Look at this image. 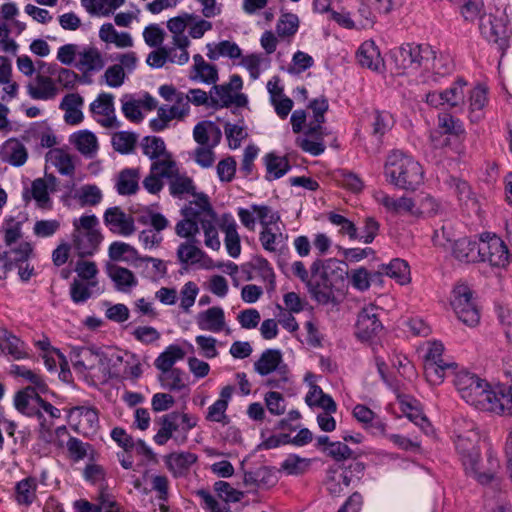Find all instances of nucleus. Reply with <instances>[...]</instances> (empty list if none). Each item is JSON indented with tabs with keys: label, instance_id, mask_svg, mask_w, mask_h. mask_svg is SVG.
Instances as JSON below:
<instances>
[{
	"label": "nucleus",
	"instance_id": "1",
	"mask_svg": "<svg viewBox=\"0 0 512 512\" xmlns=\"http://www.w3.org/2000/svg\"><path fill=\"white\" fill-rule=\"evenodd\" d=\"M453 374V384L468 404L497 415H512V385H491L465 370Z\"/></svg>",
	"mask_w": 512,
	"mask_h": 512
},
{
	"label": "nucleus",
	"instance_id": "2",
	"mask_svg": "<svg viewBox=\"0 0 512 512\" xmlns=\"http://www.w3.org/2000/svg\"><path fill=\"white\" fill-rule=\"evenodd\" d=\"M464 423L469 435L466 439H462L461 435L458 436L456 452L466 474L476 479L480 484H488L497 477L500 469L497 452L488 447L485 452V458H481L476 445L479 435L475 431V424L466 421Z\"/></svg>",
	"mask_w": 512,
	"mask_h": 512
},
{
	"label": "nucleus",
	"instance_id": "3",
	"mask_svg": "<svg viewBox=\"0 0 512 512\" xmlns=\"http://www.w3.org/2000/svg\"><path fill=\"white\" fill-rule=\"evenodd\" d=\"M390 57L398 74L429 72L437 69L440 63L435 50L429 45H402L392 49Z\"/></svg>",
	"mask_w": 512,
	"mask_h": 512
},
{
	"label": "nucleus",
	"instance_id": "4",
	"mask_svg": "<svg viewBox=\"0 0 512 512\" xmlns=\"http://www.w3.org/2000/svg\"><path fill=\"white\" fill-rule=\"evenodd\" d=\"M385 169L391 183L401 189L415 190L423 181L420 163L398 150L388 156Z\"/></svg>",
	"mask_w": 512,
	"mask_h": 512
},
{
	"label": "nucleus",
	"instance_id": "5",
	"mask_svg": "<svg viewBox=\"0 0 512 512\" xmlns=\"http://www.w3.org/2000/svg\"><path fill=\"white\" fill-rule=\"evenodd\" d=\"M452 293L450 306L456 318L468 327H476L480 323L481 313L471 287L465 281H458Z\"/></svg>",
	"mask_w": 512,
	"mask_h": 512
},
{
	"label": "nucleus",
	"instance_id": "6",
	"mask_svg": "<svg viewBox=\"0 0 512 512\" xmlns=\"http://www.w3.org/2000/svg\"><path fill=\"white\" fill-rule=\"evenodd\" d=\"M69 357L74 370L84 376H87L97 365L105 376L110 375L112 359L96 346L73 347Z\"/></svg>",
	"mask_w": 512,
	"mask_h": 512
},
{
	"label": "nucleus",
	"instance_id": "7",
	"mask_svg": "<svg viewBox=\"0 0 512 512\" xmlns=\"http://www.w3.org/2000/svg\"><path fill=\"white\" fill-rule=\"evenodd\" d=\"M445 346L442 342L431 341L427 343V349L423 356L424 374L432 385H440L446 377L448 365L443 359Z\"/></svg>",
	"mask_w": 512,
	"mask_h": 512
},
{
	"label": "nucleus",
	"instance_id": "8",
	"mask_svg": "<svg viewBox=\"0 0 512 512\" xmlns=\"http://www.w3.org/2000/svg\"><path fill=\"white\" fill-rule=\"evenodd\" d=\"M120 104L123 116L130 123L139 125L146 114L156 108L157 101L148 93L124 94L120 98Z\"/></svg>",
	"mask_w": 512,
	"mask_h": 512
},
{
	"label": "nucleus",
	"instance_id": "9",
	"mask_svg": "<svg viewBox=\"0 0 512 512\" xmlns=\"http://www.w3.org/2000/svg\"><path fill=\"white\" fill-rule=\"evenodd\" d=\"M480 261L505 268L510 261V252L501 238L494 234H483L480 239Z\"/></svg>",
	"mask_w": 512,
	"mask_h": 512
},
{
	"label": "nucleus",
	"instance_id": "10",
	"mask_svg": "<svg viewBox=\"0 0 512 512\" xmlns=\"http://www.w3.org/2000/svg\"><path fill=\"white\" fill-rule=\"evenodd\" d=\"M115 97L111 93L101 92L89 105L91 117L99 125L112 128L119 125L115 110Z\"/></svg>",
	"mask_w": 512,
	"mask_h": 512
},
{
	"label": "nucleus",
	"instance_id": "11",
	"mask_svg": "<svg viewBox=\"0 0 512 512\" xmlns=\"http://www.w3.org/2000/svg\"><path fill=\"white\" fill-rule=\"evenodd\" d=\"M479 29L481 34L489 41L498 45L504 51L508 47L510 31L506 19L497 18L492 14H483L480 18Z\"/></svg>",
	"mask_w": 512,
	"mask_h": 512
},
{
	"label": "nucleus",
	"instance_id": "12",
	"mask_svg": "<svg viewBox=\"0 0 512 512\" xmlns=\"http://www.w3.org/2000/svg\"><path fill=\"white\" fill-rule=\"evenodd\" d=\"M380 310L377 306L369 304L359 312L356 322V336L362 341L372 339L383 329L379 319Z\"/></svg>",
	"mask_w": 512,
	"mask_h": 512
},
{
	"label": "nucleus",
	"instance_id": "13",
	"mask_svg": "<svg viewBox=\"0 0 512 512\" xmlns=\"http://www.w3.org/2000/svg\"><path fill=\"white\" fill-rule=\"evenodd\" d=\"M165 170L161 172L162 176L169 179V191L170 194L177 198H183L185 195L190 194L195 196V186L191 178L179 174L175 161L169 158L167 164H159Z\"/></svg>",
	"mask_w": 512,
	"mask_h": 512
},
{
	"label": "nucleus",
	"instance_id": "14",
	"mask_svg": "<svg viewBox=\"0 0 512 512\" xmlns=\"http://www.w3.org/2000/svg\"><path fill=\"white\" fill-rule=\"evenodd\" d=\"M190 112V105L184 96H179L173 105H162L158 108L157 117L150 121V128H165L173 121L185 119Z\"/></svg>",
	"mask_w": 512,
	"mask_h": 512
},
{
	"label": "nucleus",
	"instance_id": "15",
	"mask_svg": "<svg viewBox=\"0 0 512 512\" xmlns=\"http://www.w3.org/2000/svg\"><path fill=\"white\" fill-rule=\"evenodd\" d=\"M282 362L283 359L280 350L267 349L254 363V369L261 376H266L274 371H278L281 376V380L283 382H287V367L286 365L282 364Z\"/></svg>",
	"mask_w": 512,
	"mask_h": 512
},
{
	"label": "nucleus",
	"instance_id": "16",
	"mask_svg": "<svg viewBox=\"0 0 512 512\" xmlns=\"http://www.w3.org/2000/svg\"><path fill=\"white\" fill-rule=\"evenodd\" d=\"M345 266L346 264L344 262L335 258H330L325 261L316 259L312 263L310 271L312 277L320 276V278L328 279L334 283L338 280L343 281L344 276L347 274Z\"/></svg>",
	"mask_w": 512,
	"mask_h": 512
},
{
	"label": "nucleus",
	"instance_id": "17",
	"mask_svg": "<svg viewBox=\"0 0 512 512\" xmlns=\"http://www.w3.org/2000/svg\"><path fill=\"white\" fill-rule=\"evenodd\" d=\"M104 222L112 232L123 236L131 235L135 231L133 218L119 207L108 208L104 213Z\"/></svg>",
	"mask_w": 512,
	"mask_h": 512
},
{
	"label": "nucleus",
	"instance_id": "18",
	"mask_svg": "<svg viewBox=\"0 0 512 512\" xmlns=\"http://www.w3.org/2000/svg\"><path fill=\"white\" fill-rule=\"evenodd\" d=\"M0 87L2 101L9 102L18 97L19 84L13 78L12 62L5 56H0Z\"/></svg>",
	"mask_w": 512,
	"mask_h": 512
},
{
	"label": "nucleus",
	"instance_id": "19",
	"mask_svg": "<svg viewBox=\"0 0 512 512\" xmlns=\"http://www.w3.org/2000/svg\"><path fill=\"white\" fill-rule=\"evenodd\" d=\"M194 197L195 200L190 201L188 205L182 208L181 214L183 216L195 219L200 224L204 219H210V212H212L213 218H217V214L205 193H197Z\"/></svg>",
	"mask_w": 512,
	"mask_h": 512
},
{
	"label": "nucleus",
	"instance_id": "20",
	"mask_svg": "<svg viewBox=\"0 0 512 512\" xmlns=\"http://www.w3.org/2000/svg\"><path fill=\"white\" fill-rule=\"evenodd\" d=\"M104 64V58L96 47L82 45L78 61H76V68L80 72L84 74L98 72L104 67Z\"/></svg>",
	"mask_w": 512,
	"mask_h": 512
},
{
	"label": "nucleus",
	"instance_id": "21",
	"mask_svg": "<svg viewBox=\"0 0 512 512\" xmlns=\"http://www.w3.org/2000/svg\"><path fill=\"white\" fill-rule=\"evenodd\" d=\"M28 94L35 100L48 101L55 98L59 89L55 81L43 75H38L32 82L27 86Z\"/></svg>",
	"mask_w": 512,
	"mask_h": 512
},
{
	"label": "nucleus",
	"instance_id": "22",
	"mask_svg": "<svg viewBox=\"0 0 512 512\" xmlns=\"http://www.w3.org/2000/svg\"><path fill=\"white\" fill-rule=\"evenodd\" d=\"M220 229L225 233V246L228 254L236 258L240 255V236L237 232V224L230 214H223L219 223Z\"/></svg>",
	"mask_w": 512,
	"mask_h": 512
},
{
	"label": "nucleus",
	"instance_id": "23",
	"mask_svg": "<svg viewBox=\"0 0 512 512\" xmlns=\"http://www.w3.org/2000/svg\"><path fill=\"white\" fill-rule=\"evenodd\" d=\"M84 99L78 93L67 94L61 101L60 109L64 111V120L66 124L75 126L79 125L84 116L82 107Z\"/></svg>",
	"mask_w": 512,
	"mask_h": 512
},
{
	"label": "nucleus",
	"instance_id": "24",
	"mask_svg": "<svg viewBox=\"0 0 512 512\" xmlns=\"http://www.w3.org/2000/svg\"><path fill=\"white\" fill-rule=\"evenodd\" d=\"M357 60L363 67L373 71H381L384 61L374 41L367 40L361 44L357 51Z\"/></svg>",
	"mask_w": 512,
	"mask_h": 512
},
{
	"label": "nucleus",
	"instance_id": "25",
	"mask_svg": "<svg viewBox=\"0 0 512 512\" xmlns=\"http://www.w3.org/2000/svg\"><path fill=\"white\" fill-rule=\"evenodd\" d=\"M211 100L222 107L231 104L237 107H244L248 103L247 96L242 93H234L230 88L224 85H214L210 90Z\"/></svg>",
	"mask_w": 512,
	"mask_h": 512
},
{
	"label": "nucleus",
	"instance_id": "26",
	"mask_svg": "<svg viewBox=\"0 0 512 512\" xmlns=\"http://www.w3.org/2000/svg\"><path fill=\"white\" fill-rule=\"evenodd\" d=\"M191 13H181L167 21V29L172 34V44L179 47H189L190 40L185 34L188 29Z\"/></svg>",
	"mask_w": 512,
	"mask_h": 512
},
{
	"label": "nucleus",
	"instance_id": "27",
	"mask_svg": "<svg viewBox=\"0 0 512 512\" xmlns=\"http://www.w3.org/2000/svg\"><path fill=\"white\" fill-rule=\"evenodd\" d=\"M452 254L460 262L471 263L480 261V241L461 238L454 242Z\"/></svg>",
	"mask_w": 512,
	"mask_h": 512
},
{
	"label": "nucleus",
	"instance_id": "28",
	"mask_svg": "<svg viewBox=\"0 0 512 512\" xmlns=\"http://www.w3.org/2000/svg\"><path fill=\"white\" fill-rule=\"evenodd\" d=\"M326 133L323 130H305L303 134L296 137V144L303 151L317 156L324 152L325 144L323 137Z\"/></svg>",
	"mask_w": 512,
	"mask_h": 512
},
{
	"label": "nucleus",
	"instance_id": "29",
	"mask_svg": "<svg viewBox=\"0 0 512 512\" xmlns=\"http://www.w3.org/2000/svg\"><path fill=\"white\" fill-rule=\"evenodd\" d=\"M375 199L378 203L383 205L388 212L394 214L410 213L416 215L417 212L414 210L415 203L409 197H400L398 199L392 198L382 191L375 193Z\"/></svg>",
	"mask_w": 512,
	"mask_h": 512
},
{
	"label": "nucleus",
	"instance_id": "30",
	"mask_svg": "<svg viewBox=\"0 0 512 512\" xmlns=\"http://www.w3.org/2000/svg\"><path fill=\"white\" fill-rule=\"evenodd\" d=\"M102 240L100 232H74L73 244L80 257L93 255Z\"/></svg>",
	"mask_w": 512,
	"mask_h": 512
},
{
	"label": "nucleus",
	"instance_id": "31",
	"mask_svg": "<svg viewBox=\"0 0 512 512\" xmlns=\"http://www.w3.org/2000/svg\"><path fill=\"white\" fill-rule=\"evenodd\" d=\"M49 184L42 178L35 179L31 184V189H26L23 192V200L28 204L32 199L37 203V206L42 209L51 207V198L49 196Z\"/></svg>",
	"mask_w": 512,
	"mask_h": 512
},
{
	"label": "nucleus",
	"instance_id": "32",
	"mask_svg": "<svg viewBox=\"0 0 512 512\" xmlns=\"http://www.w3.org/2000/svg\"><path fill=\"white\" fill-rule=\"evenodd\" d=\"M193 66L190 78L194 81L212 84L218 79V73L214 65L206 62L200 54L193 56Z\"/></svg>",
	"mask_w": 512,
	"mask_h": 512
},
{
	"label": "nucleus",
	"instance_id": "33",
	"mask_svg": "<svg viewBox=\"0 0 512 512\" xmlns=\"http://www.w3.org/2000/svg\"><path fill=\"white\" fill-rule=\"evenodd\" d=\"M99 38L117 48H130L133 46V38L128 32L117 31L111 23H104L99 29Z\"/></svg>",
	"mask_w": 512,
	"mask_h": 512
},
{
	"label": "nucleus",
	"instance_id": "34",
	"mask_svg": "<svg viewBox=\"0 0 512 512\" xmlns=\"http://www.w3.org/2000/svg\"><path fill=\"white\" fill-rule=\"evenodd\" d=\"M197 324L202 330L220 332L225 325L223 309L215 306L199 313L197 317Z\"/></svg>",
	"mask_w": 512,
	"mask_h": 512
},
{
	"label": "nucleus",
	"instance_id": "35",
	"mask_svg": "<svg viewBox=\"0 0 512 512\" xmlns=\"http://www.w3.org/2000/svg\"><path fill=\"white\" fill-rule=\"evenodd\" d=\"M70 141L85 157L92 158L98 149L96 136L89 130H80L71 135Z\"/></svg>",
	"mask_w": 512,
	"mask_h": 512
},
{
	"label": "nucleus",
	"instance_id": "36",
	"mask_svg": "<svg viewBox=\"0 0 512 512\" xmlns=\"http://www.w3.org/2000/svg\"><path fill=\"white\" fill-rule=\"evenodd\" d=\"M125 0H81L85 10L93 16L106 17L114 13Z\"/></svg>",
	"mask_w": 512,
	"mask_h": 512
},
{
	"label": "nucleus",
	"instance_id": "37",
	"mask_svg": "<svg viewBox=\"0 0 512 512\" xmlns=\"http://www.w3.org/2000/svg\"><path fill=\"white\" fill-rule=\"evenodd\" d=\"M306 285L311 296L321 304H327L333 298V283L320 276L313 277Z\"/></svg>",
	"mask_w": 512,
	"mask_h": 512
},
{
	"label": "nucleus",
	"instance_id": "38",
	"mask_svg": "<svg viewBox=\"0 0 512 512\" xmlns=\"http://www.w3.org/2000/svg\"><path fill=\"white\" fill-rule=\"evenodd\" d=\"M197 239L186 240L177 248V259L182 265L198 263L205 253L198 246Z\"/></svg>",
	"mask_w": 512,
	"mask_h": 512
},
{
	"label": "nucleus",
	"instance_id": "39",
	"mask_svg": "<svg viewBox=\"0 0 512 512\" xmlns=\"http://www.w3.org/2000/svg\"><path fill=\"white\" fill-rule=\"evenodd\" d=\"M107 272L118 290L127 291L137 285V279L127 268L109 264Z\"/></svg>",
	"mask_w": 512,
	"mask_h": 512
},
{
	"label": "nucleus",
	"instance_id": "40",
	"mask_svg": "<svg viewBox=\"0 0 512 512\" xmlns=\"http://www.w3.org/2000/svg\"><path fill=\"white\" fill-rule=\"evenodd\" d=\"M161 428L154 436V441L158 445H164L172 437L173 432L179 428L180 424V413L171 412L161 417L160 419Z\"/></svg>",
	"mask_w": 512,
	"mask_h": 512
},
{
	"label": "nucleus",
	"instance_id": "41",
	"mask_svg": "<svg viewBox=\"0 0 512 512\" xmlns=\"http://www.w3.org/2000/svg\"><path fill=\"white\" fill-rule=\"evenodd\" d=\"M185 351L178 345H169L154 361L155 367L160 372H166L174 369V364L184 359Z\"/></svg>",
	"mask_w": 512,
	"mask_h": 512
},
{
	"label": "nucleus",
	"instance_id": "42",
	"mask_svg": "<svg viewBox=\"0 0 512 512\" xmlns=\"http://www.w3.org/2000/svg\"><path fill=\"white\" fill-rule=\"evenodd\" d=\"M197 460V456L190 452L171 453L165 457L168 469L175 475H181Z\"/></svg>",
	"mask_w": 512,
	"mask_h": 512
},
{
	"label": "nucleus",
	"instance_id": "43",
	"mask_svg": "<svg viewBox=\"0 0 512 512\" xmlns=\"http://www.w3.org/2000/svg\"><path fill=\"white\" fill-rule=\"evenodd\" d=\"M267 175L266 179L272 181L284 176L290 170V164L286 157L269 153L264 158Z\"/></svg>",
	"mask_w": 512,
	"mask_h": 512
},
{
	"label": "nucleus",
	"instance_id": "44",
	"mask_svg": "<svg viewBox=\"0 0 512 512\" xmlns=\"http://www.w3.org/2000/svg\"><path fill=\"white\" fill-rule=\"evenodd\" d=\"M46 159L54 165L62 175L74 174L75 166L71 156L62 149L54 148L46 154Z\"/></svg>",
	"mask_w": 512,
	"mask_h": 512
},
{
	"label": "nucleus",
	"instance_id": "45",
	"mask_svg": "<svg viewBox=\"0 0 512 512\" xmlns=\"http://www.w3.org/2000/svg\"><path fill=\"white\" fill-rule=\"evenodd\" d=\"M207 48V56L212 60H217L220 57L236 59L241 56L240 47L236 43L227 40L216 44H208Z\"/></svg>",
	"mask_w": 512,
	"mask_h": 512
},
{
	"label": "nucleus",
	"instance_id": "46",
	"mask_svg": "<svg viewBox=\"0 0 512 512\" xmlns=\"http://www.w3.org/2000/svg\"><path fill=\"white\" fill-rule=\"evenodd\" d=\"M299 23L300 21L296 14L289 12L281 13L276 23L277 36L290 40L297 33Z\"/></svg>",
	"mask_w": 512,
	"mask_h": 512
},
{
	"label": "nucleus",
	"instance_id": "47",
	"mask_svg": "<svg viewBox=\"0 0 512 512\" xmlns=\"http://www.w3.org/2000/svg\"><path fill=\"white\" fill-rule=\"evenodd\" d=\"M385 275L395 279L401 285L408 284L411 281L410 268L405 260L396 258L389 264L382 265Z\"/></svg>",
	"mask_w": 512,
	"mask_h": 512
},
{
	"label": "nucleus",
	"instance_id": "48",
	"mask_svg": "<svg viewBox=\"0 0 512 512\" xmlns=\"http://www.w3.org/2000/svg\"><path fill=\"white\" fill-rule=\"evenodd\" d=\"M241 65L248 71L251 79L256 80L270 67V61L261 54L253 53L244 56Z\"/></svg>",
	"mask_w": 512,
	"mask_h": 512
},
{
	"label": "nucleus",
	"instance_id": "49",
	"mask_svg": "<svg viewBox=\"0 0 512 512\" xmlns=\"http://www.w3.org/2000/svg\"><path fill=\"white\" fill-rule=\"evenodd\" d=\"M139 172L137 169H124L119 173L117 180V191L120 195L135 194L138 186Z\"/></svg>",
	"mask_w": 512,
	"mask_h": 512
},
{
	"label": "nucleus",
	"instance_id": "50",
	"mask_svg": "<svg viewBox=\"0 0 512 512\" xmlns=\"http://www.w3.org/2000/svg\"><path fill=\"white\" fill-rule=\"evenodd\" d=\"M169 158H164L161 160L154 161L151 165L150 174L144 179L143 186L144 188L152 194L158 193L163 188V182L161 178H164L161 174L164 168L162 166H158L159 164H167L168 165Z\"/></svg>",
	"mask_w": 512,
	"mask_h": 512
},
{
	"label": "nucleus",
	"instance_id": "51",
	"mask_svg": "<svg viewBox=\"0 0 512 512\" xmlns=\"http://www.w3.org/2000/svg\"><path fill=\"white\" fill-rule=\"evenodd\" d=\"M487 102V90L483 86H477L470 95V124H477L482 117V109Z\"/></svg>",
	"mask_w": 512,
	"mask_h": 512
},
{
	"label": "nucleus",
	"instance_id": "52",
	"mask_svg": "<svg viewBox=\"0 0 512 512\" xmlns=\"http://www.w3.org/2000/svg\"><path fill=\"white\" fill-rule=\"evenodd\" d=\"M397 398L401 404L402 412L406 414L409 420L418 425L425 433H428V427L430 424L427 417L423 415L422 412L410 401H408L406 396L398 394Z\"/></svg>",
	"mask_w": 512,
	"mask_h": 512
},
{
	"label": "nucleus",
	"instance_id": "53",
	"mask_svg": "<svg viewBox=\"0 0 512 512\" xmlns=\"http://www.w3.org/2000/svg\"><path fill=\"white\" fill-rule=\"evenodd\" d=\"M453 2L466 21L480 19L483 14H486L483 0H453Z\"/></svg>",
	"mask_w": 512,
	"mask_h": 512
},
{
	"label": "nucleus",
	"instance_id": "54",
	"mask_svg": "<svg viewBox=\"0 0 512 512\" xmlns=\"http://www.w3.org/2000/svg\"><path fill=\"white\" fill-rule=\"evenodd\" d=\"M36 487V481L31 477L18 482L15 487L17 502L21 505H30L36 498Z\"/></svg>",
	"mask_w": 512,
	"mask_h": 512
},
{
	"label": "nucleus",
	"instance_id": "55",
	"mask_svg": "<svg viewBox=\"0 0 512 512\" xmlns=\"http://www.w3.org/2000/svg\"><path fill=\"white\" fill-rule=\"evenodd\" d=\"M351 483V477L347 472L337 473L334 470H329L326 480V487L330 495L336 497L344 492Z\"/></svg>",
	"mask_w": 512,
	"mask_h": 512
},
{
	"label": "nucleus",
	"instance_id": "56",
	"mask_svg": "<svg viewBox=\"0 0 512 512\" xmlns=\"http://www.w3.org/2000/svg\"><path fill=\"white\" fill-rule=\"evenodd\" d=\"M142 148L145 155L149 156L151 159L160 158L164 156V158H171L168 155L164 141L156 136H146L142 140Z\"/></svg>",
	"mask_w": 512,
	"mask_h": 512
},
{
	"label": "nucleus",
	"instance_id": "57",
	"mask_svg": "<svg viewBox=\"0 0 512 512\" xmlns=\"http://www.w3.org/2000/svg\"><path fill=\"white\" fill-rule=\"evenodd\" d=\"M158 380L162 387L169 389L170 391H180L185 388L183 372L178 368L161 372L158 376Z\"/></svg>",
	"mask_w": 512,
	"mask_h": 512
},
{
	"label": "nucleus",
	"instance_id": "58",
	"mask_svg": "<svg viewBox=\"0 0 512 512\" xmlns=\"http://www.w3.org/2000/svg\"><path fill=\"white\" fill-rule=\"evenodd\" d=\"M78 413L79 422L78 425L90 429L96 430L99 422L98 412L92 407L76 406L71 408L70 414Z\"/></svg>",
	"mask_w": 512,
	"mask_h": 512
},
{
	"label": "nucleus",
	"instance_id": "59",
	"mask_svg": "<svg viewBox=\"0 0 512 512\" xmlns=\"http://www.w3.org/2000/svg\"><path fill=\"white\" fill-rule=\"evenodd\" d=\"M0 345L3 351H7L14 359L19 360L27 357V353L24 351V343L12 334L5 333Z\"/></svg>",
	"mask_w": 512,
	"mask_h": 512
},
{
	"label": "nucleus",
	"instance_id": "60",
	"mask_svg": "<svg viewBox=\"0 0 512 512\" xmlns=\"http://www.w3.org/2000/svg\"><path fill=\"white\" fill-rule=\"evenodd\" d=\"M308 109L312 114V124L315 128H321L320 126L325 123V114L329 109V103L326 97L320 96L312 99L308 104Z\"/></svg>",
	"mask_w": 512,
	"mask_h": 512
},
{
	"label": "nucleus",
	"instance_id": "61",
	"mask_svg": "<svg viewBox=\"0 0 512 512\" xmlns=\"http://www.w3.org/2000/svg\"><path fill=\"white\" fill-rule=\"evenodd\" d=\"M216 220L217 218H213V214L210 212V219H204L202 224H200L205 235V245L212 250H218L221 246L215 226Z\"/></svg>",
	"mask_w": 512,
	"mask_h": 512
},
{
	"label": "nucleus",
	"instance_id": "62",
	"mask_svg": "<svg viewBox=\"0 0 512 512\" xmlns=\"http://www.w3.org/2000/svg\"><path fill=\"white\" fill-rule=\"evenodd\" d=\"M309 465L310 459L291 454L283 461L281 471L286 472L288 475H300L308 469Z\"/></svg>",
	"mask_w": 512,
	"mask_h": 512
},
{
	"label": "nucleus",
	"instance_id": "63",
	"mask_svg": "<svg viewBox=\"0 0 512 512\" xmlns=\"http://www.w3.org/2000/svg\"><path fill=\"white\" fill-rule=\"evenodd\" d=\"M495 312L506 339L512 345V309L498 304L495 307Z\"/></svg>",
	"mask_w": 512,
	"mask_h": 512
},
{
	"label": "nucleus",
	"instance_id": "64",
	"mask_svg": "<svg viewBox=\"0 0 512 512\" xmlns=\"http://www.w3.org/2000/svg\"><path fill=\"white\" fill-rule=\"evenodd\" d=\"M180 220L175 226V232L179 237L186 238L187 240L196 239L199 233L200 222L187 216Z\"/></svg>",
	"mask_w": 512,
	"mask_h": 512
}]
</instances>
